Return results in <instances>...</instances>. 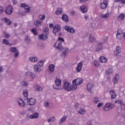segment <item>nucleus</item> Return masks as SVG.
<instances>
[{
	"label": "nucleus",
	"mask_w": 125,
	"mask_h": 125,
	"mask_svg": "<svg viewBox=\"0 0 125 125\" xmlns=\"http://www.w3.org/2000/svg\"><path fill=\"white\" fill-rule=\"evenodd\" d=\"M3 72V68L1 65H0V73H2Z\"/></svg>",
	"instance_id": "0e129e2a"
},
{
	"label": "nucleus",
	"mask_w": 125,
	"mask_h": 125,
	"mask_svg": "<svg viewBox=\"0 0 125 125\" xmlns=\"http://www.w3.org/2000/svg\"><path fill=\"white\" fill-rule=\"evenodd\" d=\"M62 20L65 22V23H68V22H69V17H68V15L66 14L62 15Z\"/></svg>",
	"instance_id": "f3484780"
},
{
	"label": "nucleus",
	"mask_w": 125,
	"mask_h": 125,
	"mask_svg": "<svg viewBox=\"0 0 125 125\" xmlns=\"http://www.w3.org/2000/svg\"><path fill=\"white\" fill-rule=\"evenodd\" d=\"M26 119H27V120L32 119V115H29V114H26Z\"/></svg>",
	"instance_id": "5fc2aeb1"
},
{
	"label": "nucleus",
	"mask_w": 125,
	"mask_h": 125,
	"mask_svg": "<svg viewBox=\"0 0 125 125\" xmlns=\"http://www.w3.org/2000/svg\"><path fill=\"white\" fill-rule=\"evenodd\" d=\"M64 39L59 37L58 41L56 42V43L54 44L55 47L59 50H61L62 51H64L63 49L64 48L62 47V42H64Z\"/></svg>",
	"instance_id": "f03ea898"
},
{
	"label": "nucleus",
	"mask_w": 125,
	"mask_h": 125,
	"mask_svg": "<svg viewBox=\"0 0 125 125\" xmlns=\"http://www.w3.org/2000/svg\"><path fill=\"white\" fill-rule=\"evenodd\" d=\"M55 83L56 84L55 85H54L53 86V88L54 89H56L57 90H60L61 88L59 87L61 85V83H62V80L59 78H56V80H55Z\"/></svg>",
	"instance_id": "7ed1b4c3"
},
{
	"label": "nucleus",
	"mask_w": 125,
	"mask_h": 125,
	"mask_svg": "<svg viewBox=\"0 0 125 125\" xmlns=\"http://www.w3.org/2000/svg\"><path fill=\"white\" fill-rule=\"evenodd\" d=\"M15 55H14V57H17L18 55H19V51H17L16 52H15Z\"/></svg>",
	"instance_id": "13d9d810"
},
{
	"label": "nucleus",
	"mask_w": 125,
	"mask_h": 125,
	"mask_svg": "<svg viewBox=\"0 0 125 125\" xmlns=\"http://www.w3.org/2000/svg\"><path fill=\"white\" fill-rule=\"evenodd\" d=\"M28 84L26 81H22V86H28Z\"/></svg>",
	"instance_id": "79ce46f5"
},
{
	"label": "nucleus",
	"mask_w": 125,
	"mask_h": 125,
	"mask_svg": "<svg viewBox=\"0 0 125 125\" xmlns=\"http://www.w3.org/2000/svg\"><path fill=\"white\" fill-rule=\"evenodd\" d=\"M34 87L35 88L36 87L37 91H42V88L39 85H36V86H35Z\"/></svg>",
	"instance_id": "7c9ffc66"
},
{
	"label": "nucleus",
	"mask_w": 125,
	"mask_h": 125,
	"mask_svg": "<svg viewBox=\"0 0 125 125\" xmlns=\"http://www.w3.org/2000/svg\"><path fill=\"white\" fill-rule=\"evenodd\" d=\"M103 105H104V104L103 103H100L98 104L97 107L98 108H100V107H101V106H103Z\"/></svg>",
	"instance_id": "864d4df0"
},
{
	"label": "nucleus",
	"mask_w": 125,
	"mask_h": 125,
	"mask_svg": "<svg viewBox=\"0 0 125 125\" xmlns=\"http://www.w3.org/2000/svg\"><path fill=\"white\" fill-rule=\"evenodd\" d=\"M48 68L49 72H50V73H53V72H54V70H55V65L53 64H51L49 65Z\"/></svg>",
	"instance_id": "6ab92c4d"
},
{
	"label": "nucleus",
	"mask_w": 125,
	"mask_h": 125,
	"mask_svg": "<svg viewBox=\"0 0 125 125\" xmlns=\"http://www.w3.org/2000/svg\"><path fill=\"white\" fill-rule=\"evenodd\" d=\"M66 120H67V116H63L59 122V125L63 124V123H64Z\"/></svg>",
	"instance_id": "cd10ccee"
},
{
	"label": "nucleus",
	"mask_w": 125,
	"mask_h": 125,
	"mask_svg": "<svg viewBox=\"0 0 125 125\" xmlns=\"http://www.w3.org/2000/svg\"><path fill=\"white\" fill-rule=\"evenodd\" d=\"M4 10H3V8L2 7H0V13H2Z\"/></svg>",
	"instance_id": "e2e57ef3"
},
{
	"label": "nucleus",
	"mask_w": 125,
	"mask_h": 125,
	"mask_svg": "<svg viewBox=\"0 0 125 125\" xmlns=\"http://www.w3.org/2000/svg\"><path fill=\"white\" fill-rule=\"evenodd\" d=\"M71 13L72 15H73V16L76 15V11H75L74 10L71 11Z\"/></svg>",
	"instance_id": "69168bd1"
},
{
	"label": "nucleus",
	"mask_w": 125,
	"mask_h": 125,
	"mask_svg": "<svg viewBox=\"0 0 125 125\" xmlns=\"http://www.w3.org/2000/svg\"><path fill=\"white\" fill-rule=\"evenodd\" d=\"M38 65L39 66V67H42V66H43V62L40 61L38 63Z\"/></svg>",
	"instance_id": "de8ad7c7"
},
{
	"label": "nucleus",
	"mask_w": 125,
	"mask_h": 125,
	"mask_svg": "<svg viewBox=\"0 0 125 125\" xmlns=\"http://www.w3.org/2000/svg\"><path fill=\"white\" fill-rule=\"evenodd\" d=\"M32 105H35L36 104V102H37V101L36 100V99H32Z\"/></svg>",
	"instance_id": "6e6d98bb"
},
{
	"label": "nucleus",
	"mask_w": 125,
	"mask_h": 125,
	"mask_svg": "<svg viewBox=\"0 0 125 125\" xmlns=\"http://www.w3.org/2000/svg\"><path fill=\"white\" fill-rule=\"evenodd\" d=\"M106 75H110L111 73H113V70L111 69H107L105 72Z\"/></svg>",
	"instance_id": "c9c22d12"
},
{
	"label": "nucleus",
	"mask_w": 125,
	"mask_h": 125,
	"mask_svg": "<svg viewBox=\"0 0 125 125\" xmlns=\"http://www.w3.org/2000/svg\"><path fill=\"white\" fill-rule=\"evenodd\" d=\"M63 88L66 91H71V90H76L78 87L74 86V85H70V83L65 82L63 84Z\"/></svg>",
	"instance_id": "f257e3e1"
},
{
	"label": "nucleus",
	"mask_w": 125,
	"mask_h": 125,
	"mask_svg": "<svg viewBox=\"0 0 125 125\" xmlns=\"http://www.w3.org/2000/svg\"><path fill=\"white\" fill-rule=\"evenodd\" d=\"M17 102L19 103V106L21 107H24L25 106V102L21 98H18L17 99Z\"/></svg>",
	"instance_id": "4468645a"
},
{
	"label": "nucleus",
	"mask_w": 125,
	"mask_h": 125,
	"mask_svg": "<svg viewBox=\"0 0 125 125\" xmlns=\"http://www.w3.org/2000/svg\"><path fill=\"white\" fill-rule=\"evenodd\" d=\"M48 31H49V28L48 27H46L45 28L43 33L45 34L46 35L47 34V32Z\"/></svg>",
	"instance_id": "8fccbe9b"
},
{
	"label": "nucleus",
	"mask_w": 125,
	"mask_h": 125,
	"mask_svg": "<svg viewBox=\"0 0 125 125\" xmlns=\"http://www.w3.org/2000/svg\"><path fill=\"white\" fill-rule=\"evenodd\" d=\"M49 118L51 120V122H54V121H55V117L54 116L50 117Z\"/></svg>",
	"instance_id": "052dcab7"
},
{
	"label": "nucleus",
	"mask_w": 125,
	"mask_h": 125,
	"mask_svg": "<svg viewBox=\"0 0 125 125\" xmlns=\"http://www.w3.org/2000/svg\"><path fill=\"white\" fill-rule=\"evenodd\" d=\"M88 42H92V43H93L96 42V40L94 37H92L90 35L88 37Z\"/></svg>",
	"instance_id": "4be33fe9"
},
{
	"label": "nucleus",
	"mask_w": 125,
	"mask_h": 125,
	"mask_svg": "<svg viewBox=\"0 0 125 125\" xmlns=\"http://www.w3.org/2000/svg\"><path fill=\"white\" fill-rule=\"evenodd\" d=\"M93 102L95 103V104H97L99 102V98L97 97H95L93 99Z\"/></svg>",
	"instance_id": "4c0bfd02"
},
{
	"label": "nucleus",
	"mask_w": 125,
	"mask_h": 125,
	"mask_svg": "<svg viewBox=\"0 0 125 125\" xmlns=\"http://www.w3.org/2000/svg\"><path fill=\"white\" fill-rule=\"evenodd\" d=\"M21 115L22 116H25V115H26V112L22 111V112H21Z\"/></svg>",
	"instance_id": "338daca9"
},
{
	"label": "nucleus",
	"mask_w": 125,
	"mask_h": 125,
	"mask_svg": "<svg viewBox=\"0 0 125 125\" xmlns=\"http://www.w3.org/2000/svg\"><path fill=\"white\" fill-rule=\"evenodd\" d=\"M13 4H17V0H13Z\"/></svg>",
	"instance_id": "774afa93"
},
{
	"label": "nucleus",
	"mask_w": 125,
	"mask_h": 125,
	"mask_svg": "<svg viewBox=\"0 0 125 125\" xmlns=\"http://www.w3.org/2000/svg\"><path fill=\"white\" fill-rule=\"evenodd\" d=\"M92 64L94 65V66H95V67H98V66H99V62L97 61H94L93 62Z\"/></svg>",
	"instance_id": "f704fd0d"
},
{
	"label": "nucleus",
	"mask_w": 125,
	"mask_h": 125,
	"mask_svg": "<svg viewBox=\"0 0 125 125\" xmlns=\"http://www.w3.org/2000/svg\"><path fill=\"white\" fill-rule=\"evenodd\" d=\"M26 76L27 77H30V78H32V73L31 72H27L26 73Z\"/></svg>",
	"instance_id": "09e8293b"
},
{
	"label": "nucleus",
	"mask_w": 125,
	"mask_h": 125,
	"mask_svg": "<svg viewBox=\"0 0 125 125\" xmlns=\"http://www.w3.org/2000/svg\"><path fill=\"white\" fill-rule=\"evenodd\" d=\"M62 13V9L61 8H58L56 11V14L57 15H60Z\"/></svg>",
	"instance_id": "72a5a7b5"
},
{
	"label": "nucleus",
	"mask_w": 125,
	"mask_h": 125,
	"mask_svg": "<svg viewBox=\"0 0 125 125\" xmlns=\"http://www.w3.org/2000/svg\"><path fill=\"white\" fill-rule=\"evenodd\" d=\"M9 50L11 52H16V51H17V48L11 47L9 48Z\"/></svg>",
	"instance_id": "473e14b6"
},
{
	"label": "nucleus",
	"mask_w": 125,
	"mask_h": 125,
	"mask_svg": "<svg viewBox=\"0 0 125 125\" xmlns=\"http://www.w3.org/2000/svg\"><path fill=\"white\" fill-rule=\"evenodd\" d=\"M23 95L24 97H25L26 100H27V104L29 105L30 106H32V104H31V100L32 99V98H28V90H23Z\"/></svg>",
	"instance_id": "423d86ee"
},
{
	"label": "nucleus",
	"mask_w": 125,
	"mask_h": 125,
	"mask_svg": "<svg viewBox=\"0 0 125 125\" xmlns=\"http://www.w3.org/2000/svg\"><path fill=\"white\" fill-rule=\"evenodd\" d=\"M38 39L41 41H46L47 40V34L43 33L38 36Z\"/></svg>",
	"instance_id": "9b49d317"
},
{
	"label": "nucleus",
	"mask_w": 125,
	"mask_h": 125,
	"mask_svg": "<svg viewBox=\"0 0 125 125\" xmlns=\"http://www.w3.org/2000/svg\"><path fill=\"white\" fill-rule=\"evenodd\" d=\"M83 69V62H80L77 65V67H76V72L78 73H80L81 71H82V69Z\"/></svg>",
	"instance_id": "f8f14e48"
},
{
	"label": "nucleus",
	"mask_w": 125,
	"mask_h": 125,
	"mask_svg": "<svg viewBox=\"0 0 125 125\" xmlns=\"http://www.w3.org/2000/svg\"><path fill=\"white\" fill-rule=\"evenodd\" d=\"M2 42L4 44H6V45H7V44H9V42L6 39H3Z\"/></svg>",
	"instance_id": "58836bf2"
},
{
	"label": "nucleus",
	"mask_w": 125,
	"mask_h": 125,
	"mask_svg": "<svg viewBox=\"0 0 125 125\" xmlns=\"http://www.w3.org/2000/svg\"><path fill=\"white\" fill-rule=\"evenodd\" d=\"M6 14L10 15L13 12V7L11 5H8L6 7V10L5 11Z\"/></svg>",
	"instance_id": "6e6552de"
},
{
	"label": "nucleus",
	"mask_w": 125,
	"mask_h": 125,
	"mask_svg": "<svg viewBox=\"0 0 125 125\" xmlns=\"http://www.w3.org/2000/svg\"><path fill=\"white\" fill-rule=\"evenodd\" d=\"M3 35L4 36V38L5 39H8L10 37V35L9 34H8L7 33L5 32H4L3 33Z\"/></svg>",
	"instance_id": "ea45409f"
},
{
	"label": "nucleus",
	"mask_w": 125,
	"mask_h": 125,
	"mask_svg": "<svg viewBox=\"0 0 125 125\" xmlns=\"http://www.w3.org/2000/svg\"><path fill=\"white\" fill-rule=\"evenodd\" d=\"M97 45L98 47L96 48V51H100V50H101V49H102V48H103V43L98 42L97 43Z\"/></svg>",
	"instance_id": "dca6fc26"
},
{
	"label": "nucleus",
	"mask_w": 125,
	"mask_h": 125,
	"mask_svg": "<svg viewBox=\"0 0 125 125\" xmlns=\"http://www.w3.org/2000/svg\"><path fill=\"white\" fill-rule=\"evenodd\" d=\"M64 29L65 31L69 32V33H71V34H74V33L76 32V30H75L73 27H70L68 25L65 26Z\"/></svg>",
	"instance_id": "1a4fd4ad"
},
{
	"label": "nucleus",
	"mask_w": 125,
	"mask_h": 125,
	"mask_svg": "<svg viewBox=\"0 0 125 125\" xmlns=\"http://www.w3.org/2000/svg\"><path fill=\"white\" fill-rule=\"evenodd\" d=\"M80 9L82 13H86V12H87V8H86V6L85 5H83L81 6Z\"/></svg>",
	"instance_id": "412c9836"
},
{
	"label": "nucleus",
	"mask_w": 125,
	"mask_h": 125,
	"mask_svg": "<svg viewBox=\"0 0 125 125\" xmlns=\"http://www.w3.org/2000/svg\"><path fill=\"white\" fill-rule=\"evenodd\" d=\"M125 15L124 13L121 14L119 17H117V19L119 21H123L125 19Z\"/></svg>",
	"instance_id": "5701e85b"
},
{
	"label": "nucleus",
	"mask_w": 125,
	"mask_h": 125,
	"mask_svg": "<svg viewBox=\"0 0 125 125\" xmlns=\"http://www.w3.org/2000/svg\"><path fill=\"white\" fill-rule=\"evenodd\" d=\"M121 110H125V104H121Z\"/></svg>",
	"instance_id": "680f3d73"
},
{
	"label": "nucleus",
	"mask_w": 125,
	"mask_h": 125,
	"mask_svg": "<svg viewBox=\"0 0 125 125\" xmlns=\"http://www.w3.org/2000/svg\"><path fill=\"white\" fill-rule=\"evenodd\" d=\"M110 95H111V99H115L116 97H117V93L116 91L114 90H110Z\"/></svg>",
	"instance_id": "2eb2a0df"
},
{
	"label": "nucleus",
	"mask_w": 125,
	"mask_h": 125,
	"mask_svg": "<svg viewBox=\"0 0 125 125\" xmlns=\"http://www.w3.org/2000/svg\"><path fill=\"white\" fill-rule=\"evenodd\" d=\"M66 55H67V54H66L65 52H62L61 54V56L62 57H65Z\"/></svg>",
	"instance_id": "bf43d9fd"
},
{
	"label": "nucleus",
	"mask_w": 125,
	"mask_h": 125,
	"mask_svg": "<svg viewBox=\"0 0 125 125\" xmlns=\"http://www.w3.org/2000/svg\"><path fill=\"white\" fill-rule=\"evenodd\" d=\"M83 82V79L77 78L73 81L72 83L73 84V86H76V87H78V85H80V84H82Z\"/></svg>",
	"instance_id": "39448f33"
},
{
	"label": "nucleus",
	"mask_w": 125,
	"mask_h": 125,
	"mask_svg": "<svg viewBox=\"0 0 125 125\" xmlns=\"http://www.w3.org/2000/svg\"><path fill=\"white\" fill-rule=\"evenodd\" d=\"M44 105L45 107H46V108H49V103H48V102H44Z\"/></svg>",
	"instance_id": "37998d69"
},
{
	"label": "nucleus",
	"mask_w": 125,
	"mask_h": 125,
	"mask_svg": "<svg viewBox=\"0 0 125 125\" xmlns=\"http://www.w3.org/2000/svg\"><path fill=\"white\" fill-rule=\"evenodd\" d=\"M27 5H28L26 4V3H22L21 4L20 7H23L25 8H26V7H27Z\"/></svg>",
	"instance_id": "603ef678"
},
{
	"label": "nucleus",
	"mask_w": 125,
	"mask_h": 125,
	"mask_svg": "<svg viewBox=\"0 0 125 125\" xmlns=\"http://www.w3.org/2000/svg\"><path fill=\"white\" fill-rule=\"evenodd\" d=\"M34 24L36 27H40V26H42V21L36 20L34 21Z\"/></svg>",
	"instance_id": "a878e982"
},
{
	"label": "nucleus",
	"mask_w": 125,
	"mask_h": 125,
	"mask_svg": "<svg viewBox=\"0 0 125 125\" xmlns=\"http://www.w3.org/2000/svg\"><path fill=\"white\" fill-rule=\"evenodd\" d=\"M61 30V25L59 24H56L54 26L53 29V34L56 36L57 33H59Z\"/></svg>",
	"instance_id": "0eeeda50"
},
{
	"label": "nucleus",
	"mask_w": 125,
	"mask_h": 125,
	"mask_svg": "<svg viewBox=\"0 0 125 125\" xmlns=\"http://www.w3.org/2000/svg\"><path fill=\"white\" fill-rule=\"evenodd\" d=\"M30 9H31V7L28 6L27 5L25 8H24V11L26 12V13H29Z\"/></svg>",
	"instance_id": "2f4dec72"
},
{
	"label": "nucleus",
	"mask_w": 125,
	"mask_h": 125,
	"mask_svg": "<svg viewBox=\"0 0 125 125\" xmlns=\"http://www.w3.org/2000/svg\"><path fill=\"white\" fill-rule=\"evenodd\" d=\"M99 59H100V62H101V63H106L107 60V58H106L104 56L100 57Z\"/></svg>",
	"instance_id": "b1692460"
},
{
	"label": "nucleus",
	"mask_w": 125,
	"mask_h": 125,
	"mask_svg": "<svg viewBox=\"0 0 125 125\" xmlns=\"http://www.w3.org/2000/svg\"><path fill=\"white\" fill-rule=\"evenodd\" d=\"M94 86V84H92V83H89L87 85V89L89 92H92L93 91V87Z\"/></svg>",
	"instance_id": "9d476101"
},
{
	"label": "nucleus",
	"mask_w": 125,
	"mask_h": 125,
	"mask_svg": "<svg viewBox=\"0 0 125 125\" xmlns=\"http://www.w3.org/2000/svg\"><path fill=\"white\" fill-rule=\"evenodd\" d=\"M2 20H3L4 22L6 23V25H9L11 24V21H10L7 18H4L2 19Z\"/></svg>",
	"instance_id": "393cba45"
},
{
	"label": "nucleus",
	"mask_w": 125,
	"mask_h": 125,
	"mask_svg": "<svg viewBox=\"0 0 125 125\" xmlns=\"http://www.w3.org/2000/svg\"><path fill=\"white\" fill-rule=\"evenodd\" d=\"M114 107H115V106L113 104H111V103L105 104L103 108V111H104V112L109 111V110H111L113 109Z\"/></svg>",
	"instance_id": "20e7f679"
},
{
	"label": "nucleus",
	"mask_w": 125,
	"mask_h": 125,
	"mask_svg": "<svg viewBox=\"0 0 125 125\" xmlns=\"http://www.w3.org/2000/svg\"><path fill=\"white\" fill-rule=\"evenodd\" d=\"M39 116H40V114H39V113L38 112L34 113L32 115V119H38Z\"/></svg>",
	"instance_id": "c85d7f7f"
},
{
	"label": "nucleus",
	"mask_w": 125,
	"mask_h": 125,
	"mask_svg": "<svg viewBox=\"0 0 125 125\" xmlns=\"http://www.w3.org/2000/svg\"><path fill=\"white\" fill-rule=\"evenodd\" d=\"M119 79H120V75L118 74H115V76L114 77L113 81L114 84H116V83H118Z\"/></svg>",
	"instance_id": "a211bd4d"
},
{
	"label": "nucleus",
	"mask_w": 125,
	"mask_h": 125,
	"mask_svg": "<svg viewBox=\"0 0 125 125\" xmlns=\"http://www.w3.org/2000/svg\"><path fill=\"white\" fill-rule=\"evenodd\" d=\"M39 18L41 20H44L45 19V15H41L39 16Z\"/></svg>",
	"instance_id": "a19ab883"
},
{
	"label": "nucleus",
	"mask_w": 125,
	"mask_h": 125,
	"mask_svg": "<svg viewBox=\"0 0 125 125\" xmlns=\"http://www.w3.org/2000/svg\"><path fill=\"white\" fill-rule=\"evenodd\" d=\"M78 113L81 115H83V114L85 113V109H84V108H81L79 110Z\"/></svg>",
	"instance_id": "c756f323"
},
{
	"label": "nucleus",
	"mask_w": 125,
	"mask_h": 125,
	"mask_svg": "<svg viewBox=\"0 0 125 125\" xmlns=\"http://www.w3.org/2000/svg\"><path fill=\"white\" fill-rule=\"evenodd\" d=\"M32 32L34 36H38V31H37V29H36V28L32 29Z\"/></svg>",
	"instance_id": "e433bc0d"
},
{
	"label": "nucleus",
	"mask_w": 125,
	"mask_h": 125,
	"mask_svg": "<svg viewBox=\"0 0 125 125\" xmlns=\"http://www.w3.org/2000/svg\"><path fill=\"white\" fill-rule=\"evenodd\" d=\"M25 41L26 42H27V43H29V42H30V37H29V36H26Z\"/></svg>",
	"instance_id": "a18cd8bd"
},
{
	"label": "nucleus",
	"mask_w": 125,
	"mask_h": 125,
	"mask_svg": "<svg viewBox=\"0 0 125 125\" xmlns=\"http://www.w3.org/2000/svg\"><path fill=\"white\" fill-rule=\"evenodd\" d=\"M108 16H109V14H105L102 16V18H107Z\"/></svg>",
	"instance_id": "4d7b16f0"
},
{
	"label": "nucleus",
	"mask_w": 125,
	"mask_h": 125,
	"mask_svg": "<svg viewBox=\"0 0 125 125\" xmlns=\"http://www.w3.org/2000/svg\"><path fill=\"white\" fill-rule=\"evenodd\" d=\"M38 61V57H33L32 58V62H37Z\"/></svg>",
	"instance_id": "c03bdc74"
},
{
	"label": "nucleus",
	"mask_w": 125,
	"mask_h": 125,
	"mask_svg": "<svg viewBox=\"0 0 125 125\" xmlns=\"http://www.w3.org/2000/svg\"><path fill=\"white\" fill-rule=\"evenodd\" d=\"M34 70L35 72H41L42 71V69L37 64L34 65Z\"/></svg>",
	"instance_id": "bb28decb"
},
{
	"label": "nucleus",
	"mask_w": 125,
	"mask_h": 125,
	"mask_svg": "<svg viewBox=\"0 0 125 125\" xmlns=\"http://www.w3.org/2000/svg\"><path fill=\"white\" fill-rule=\"evenodd\" d=\"M115 103H117V104H120V105L123 104V101L120 100H118L115 102Z\"/></svg>",
	"instance_id": "3c124183"
},
{
	"label": "nucleus",
	"mask_w": 125,
	"mask_h": 125,
	"mask_svg": "<svg viewBox=\"0 0 125 125\" xmlns=\"http://www.w3.org/2000/svg\"><path fill=\"white\" fill-rule=\"evenodd\" d=\"M107 5H108V0H104L101 4V8L102 9H105V8H107Z\"/></svg>",
	"instance_id": "ddd939ff"
},
{
	"label": "nucleus",
	"mask_w": 125,
	"mask_h": 125,
	"mask_svg": "<svg viewBox=\"0 0 125 125\" xmlns=\"http://www.w3.org/2000/svg\"><path fill=\"white\" fill-rule=\"evenodd\" d=\"M121 33H119V31H117V34L116 35V38L118 40H121Z\"/></svg>",
	"instance_id": "49530a36"
},
{
	"label": "nucleus",
	"mask_w": 125,
	"mask_h": 125,
	"mask_svg": "<svg viewBox=\"0 0 125 125\" xmlns=\"http://www.w3.org/2000/svg\"><path fill=\"white\" fill-rule=\"evenodd\" d=\"M122 51V49L120 47V46H117L116 47V51H114V55H116V56H118L119 54L121 53V52Z\"/></svg>",
	"instance_id": "aec40b11"
}]
</instances>
